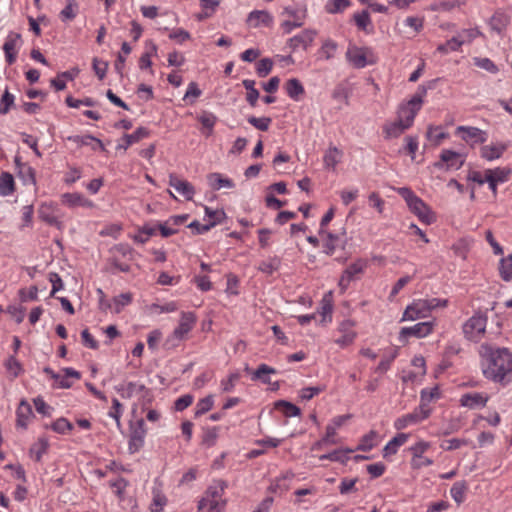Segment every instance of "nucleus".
Wrapping results in <instances>:
<instances>
[{
	"label": "nucleus",
	"instance_id": "obj_1",
	"mask_svg": "<svg viewBox=\"0 0 512 512\" xmlns=\"http://www.w3.org/2000/svg\"><path fill=\"white\" fill-rule=\"evenodd\" d=\"M479 355L485 378L495 383L512 381V353L507 348L484 343L479 348Z\"/></svg>",
	"mask_w": 512,
	"mask_h": 512
},
{
	"label": "nucleus",
	"instance_id": "obj_2",
	"mask_svg": "<svg viewBox=\"0 0 512 512\" xmlns=\"http://www.w3.org/2000/svg\"><path fill=\"white\" fill-rule=\"evenodd\" d=\"M427 89L419 86L416 93L407 101L402 102L397 110V118L411 127L417 113L421 110Z\"/></svg>",
	"mask_w": 512,
	"mask_h": 512
},
{
	"label": "nucleus",
	"instance_id": "obj_3",
	"mask_svg": "<svg viewBox=\"0 0 512 512\" xmlns=\"http://www.w3.org/2000/svg\"><path fill=\"white\" fill-rule=\"evenodd\" d=\"M345 58L356 69H362L377 62V56L371 47H360L351 43L347 47Z\"/></svg>",
	"mask_w": 512,
	"mask_h": 512
},
{
	"label": "nucleus",
	"instance_id": "obj_4",
	"mask_svg": "<svg viewBox=\"0 0 512 512\" xmlns=\"http://www.w3.org/2000/svg\"><path fill=\"white\" fill-rule=\"evenodd\" d=\"M487 317L477 313L470 317L462 327L464 336L470 341H479L485 334Z\"/></svg>",
	"mask_w": 512,
	"mask_h": 512
},
{
	"label": "nucleus",
	"instance_id": "obj_5",
	"mask_svg": "<svg viewBox=\"0 0 512 512\" xmlns=\"http://www.w3.org/2000/svg\"><path fill=\"white\" fill-rule=\"evenodd\" d=\"M431 448V443L424 440L417 441L414 445L409 448L412 458L410 465L413 469H421L423 467L431 466L433 460L425 457L424 453Z\"/></svg>",
	"mask_w": 512,
	"mask_h": 512
},
{
	"label": "nucleus",
	"instance_id": "obj_6",
	"mask_svg": "<svg viewBox=\"0 0 512 512\" xmlns=\"http://www.w3.org/2000/svg\"><path fill=\"white\" fill-rule=\"evenodd\" d=\"M223 492L224 484L220 481L215 482L207 489L205 496L200 500L199 510H204L206 507H224Z\"/></svg>",
	"mask_w": 512,
	"mask_h": 512
},
{
	"label": "nucleus",
	"instance_id": "obj_7",
	"mask_svg": "<svg viewBox=\"0 0 512 512\" xmlns=\"http://www.w3.org/2000/svg\"><path fill=\"white\" fill-rule=\"evenodd\" d=\"M434 323L431 321L420 322L410 327H403L399 332V341L406 343L409 337L424 338L432 333Z\"/></svg>",
	"mask_w": 512,
	"mask_h": 512
},
{
	"label": "nucleus",
	"instance_id": "obj_8",
	"mask_svg": "<svg viewBox=\"0 0 512 512\" xmlns=\"http://www.w3.org/2000/svg\"><path fill=\"white\" fill-rule=\"evenodd\" d=\"M355 322L352 320H344L342 321L336 330L338 334L335 337L334 342L341 348H345L353 344L357 337V332L355 331Z\"/></svg>",
	"mask_w": 512,
	"mask_h": 512
},
{
	"label": "nucleus",
	"instance_id": "obj_9",
	"mask_svg": "<svg viewBox=\"0 0 512 512\" xmlns=\"http://www.w3.org/2000/svg\"><path fill=\"white\" fill-rule=\"evenodd\" d=\"M367 261L364 259H358L351 263L342 273L339 279V287L342 291H345L350 282L354 280L358 275L362 274L367 268Z\"/></svg>",
	"mask_w": 512,
	"mask_h": 512
},
{
	"label": "nucleus",
	"instance_id": "obj_10",
	"mask_svg": "<svg viewBox=\"0 0 512 512\" xmlns=\"http://www.w3.org/2000/svg\"><path fill=\"white\" fill-rule=\"evenodd\" d=\"M429 310L424 299L414 300L409 304L401 318V321H415L429 316Z\"/></svg>",
	"mask_w": 512,
	"mask_h": 512
},
{
	"label": "nucleus",
	"instance_id": "obj_11",
	"mask_svg": "<svg viewBox=\"0 0 512 512\" xmlns=\"http://www.w3.org/2000/svg\"><path fill=\"white\" fill-rule=\"evenodd\" d=\"M456 133L470 145L480 144L487 141V133L477 127L459 126Z\"/></svg>",
	"mask_w": 512,
	"mask_h": 512
},
{
	"label": "nucleus",
	"instance_id": "obj_12",
	"mask_svg": "<svg viewBox=\"0 0 512 512\" xmlns=\"http://www.w3.org/2000/svg\"><path fill=\"white\" fill-rule=\"evenodd\" d=\"M196 323V316L192 312H182L179 325L174 329L172 333V339L181 341L186 338L188 333L193 329Z\"/></svg>",
	"mask_w": 512,
	"mask_h": 512
},
{
	"label": "nucleus",
	"instance_id": "obj_13",
	"mask_svg": "<svg viewBox=\"0 0 512 512\" xmlns=\"http://www.w3.org/2000/svg\"><path fill=\"white\" fill-rule=\"evenodd\" d=\"M410 211L415 214L418 219L425 224H432L436 221L435 213L430 207L421 199H414V202L409 206Z\"/></svg>",
	"mask_w": 512,
	"mask_h": 512
},
{
	"label": "nucleus",
	"instance_id": "obj_14",
	"mask_svg": "<svg viewBox=\"0 0 512 512\" xmlns=\"http://www.w3.org/2000/svg\"><path fill=\"white\" fill-rule=\"evenodd\" d=\"M318 32L315 29H305L301 33L291 37L288 40V45L293 50L302 47L307 50L315 40Z\"/></svg>",
	"mask_w": 512,
	"mask_h": 512
},
{
	"label": "nucleus",
	"instance_id": "obj_15",
	"mask_svg": "<svg viewBox=\"0 0 512 512\" xmlns=\"http://www.w3.org/2000/svg\"><path fill=\"white\" fill-rule=\"evenodd\" d=\"M509 175L510 170L504 167L486 169V180L494 195L497 194V186L508 181Z\"/></svg>",
	"mask_w": 512,
	"mask_h": 512
},
{
	"label": "nucleus",
	"instance_id": "obj_16",
	"mask_svg": "<svg viewBox=\"0 0 512 512\" xmlns=\"http://www.w3.org/2000/svg\"><path fill=\"white\" fill-rule=\"evenodd\" d=\"M39 218L51 226H55L58 229L63 228V223L59 220V214L57 207L50 203H43L39 210Z\"/></svg>",
	"mask_w": 512,
	"mask_h": 512
},
{
	"label": "nucleus",
	"instance_id": "obj_17",
	"mask_svg": "<svg viewBox=\"0 0 512 512\" xmlns=\"http://www.w3.org/2000/svg\"><path fill=\"white\" fill-rule=\"evenodd\" d=\"M274 18L266 10H254L247 16V24L252 28L259 27H271L273 25Z\"/></svg>",
	"mask_w": 512,
	"mask_h": 512
},
{
	"label": "nucleus",
	"instance_id": "obj_18",
	"mask_svg": "<svg viewBox=\"0 0 512 512\" xmlns=\"http://www.w3.org/2000/svg\"><path fill=\"white\" fill-rule=\"evenodd\" d=\"M169 186L174 188L188 201L192 200L195 195L194 186L187 180L181 179L175 174L169 175Z\"/></svg>",
	"mask_w": 512,
	"mask_h": 512
},
{
	"label": "nucleus",
	"instance_id": "obj_19",
	"mask_svg": "<svg viewBox=\"0 0 512 512\" xmlns=\"http://www.w3.org/2000/svg\"><path fill=\"white\" fill-rule=\"evenodd\" d=\"M441 162L436 163L435 166L442 168L443 164H446L447 169H460L464 164V158L461 154L445 149L440 154Z\"/></svg>",
	"mask_w": 512,
	"mask_h": 512
},
{
	"label": "nucleus",
	"instance_id": "obj_20",
	"mask_svg": "<svg viewBox=\"0 0 512 512\" xmlns=\"http://www.w3.org/2000/svg\"><path fill=\"white\" fill-rule=\"evenodd\" d=\"M21 37L17 33H10L3 45L5 58L8 64H13L16 61L18 48L20 45Z\"/></svg>",
	"mask_w": 512,
	"mask_h": 512
},
{
	"label": "nucleus",
	"instance_id": "obj_21",
	"mask_svg": "<svg viewBox=\"0 0 512 512\" xmlns=\"http://www.w3.org/2000/svg\"><path fill=\"white\" fill-rule=\"evenodd\" d=\"M58 379H54V386L57 388L68 389L72 387L73 380H79L81 378L80 372L73 368H63L61 373H58Z\"/></svg>",
	"mask_w": 512,
	"mask_h": 512
},
{
	"label": "nucleus",
	"instance_id": "obj_22",
	"mask_svg": "<svg viewBox=\"0 0 512 512\" xmlns=\"http://www.w3.org/2000/svg\"><path fill=\"white\" fill-rule=\"evenodd\" d=\"M488 396L483 393H466L461 396L460 403L470 409L482 408L486 405Z\"/></svg>",
	"mask_w": 512,
	"mask_h": 512
},
{
	"label": "nucleus",
	"instance_id": "obj_23",
	"mask_svg": "<svg viewBox=\"0 0 512 512\" xmlns=\"http://www.w3.org/2000/svg\"><path fill=\"white\" fill-rule=\"evenodd\" d=\"M138 428L135 429L129 439V451L131 453L137 452L144 444V438L146 435V430L144 429V420H139L137 422Z\"/></svg>",
	"mask_w": 512,
	"mask_h": 512
},
{
	"label": "nucleus",
	"instance_id": "obj_24",
	"mask_svg": "<svg viewBox=\"0 0 512 512\" xmlns=\"http://www.w3.org/2000/svg\"><path fill=\"white\" fill-rule=\"evenodd\" d=\"M409 128L406 123L397 118L395 121L386 123L383 126V133L387 139L398 138Z\"/></svg>",
	"mask_w": 512,
	"mask_h": 512
},
{
	"label": "nucleus",
	"instance_id": "obj_25",
	"mask_svg": "<svg viewBox=\"0 0 512 512\" xmlns=\"http://www.w3.org/2000/svg\"><path fill=\"white\" fill-rule=\"evenodd\" d=\"M62 203L69 207L92 208L93 202L80 193H65L62 195Z\"/></svg>",
	"mask_w": 512,
	"mask_h": 512
},
{
	"label": "nucleus",
	"instance_id": "obj_26",
	"mask_svg": "<svg viewBox=\"0 0 512 512\" xmlns=\"http://www.w3.org/2000/svg\"><path fill=\"white\" fill-rule=\"evenodd\" d=\"M410 437L408 433H398L384 447L383 456L387 457L397 453L399 447L404 445Z\"/></svg>",
	"mask_w": 512,
	"mask_h": 512
},
{
	"label": "nucleus",
	"instance_id": "obj_27",
	"mask_svg": "<svg viewBox=\"0 0 512 512\" xmlns=\"http://www.w3.org/2000/svg\"><path fill=\"white\" fill-rule=\"evenodd\" d=\"M282 15L297 20L296 25H303L307 17V8L304 5L286 6Z\"/></svg>",
	"mask_w": 512,
	"mask_h": 512
},
{
	"label": "nucleus",
	"instance_id": "obj_28",
	"mask_svg": "<svg viewBox=\"0 0 512 512\" xmlns=\"http://www.w3.org/2000/svg\"><path fill=\"white\" fill-rule=\"evenodd\" d=\"M338 51V44L331 38L324 39L318 50V57L321 60H330L335 57Z\"/></svg>",
	"mask_w": 512,
	"mask_h": 512
},
{
	"label": "nucleus",
	"instance_id": "obj_29",
	"mask_svg": "<svg viewBox=\"0 0 512 512\" xmlns=\"http://www.w3.org/2000/svg\"><path fill=\"white\" fill-rule=\"evenodd\" d=\"M466 3L467 0H442L432 3L429 7V10L450 12L453 11L454 9H458L464 6Z\"/></svg>",
	"mask_w": 512,
	"mask_h": 512
},
{
	"label": "nucleus",
	"instance_id": "obj_30",
	"mask_svg": "<svg viewBox=\"0 0 512 512\" xmlns=\"http://www.w3.org/2000/svg\"><path fill=\"white\" fill-rule=\"evenodd\" d=\"M353 20L359 30L364 31L367 34H371L373 32L372 20L367 10L355 13L353 15Z\"/></svg>",
	"mask_w": 512,
	"mask_h": 512
},
{
	"label": "nucleus",
	"instance_id": "obj_31",
	"mask_svg": "<svg viewBox=\"0 0 512 512\" xmlns=\"http://www.w3.org/2000/svg\"><path fill=\"white\" fill-rule=\"evenodd\" d=\"M205 214L208 217L209 222L207 224H205L204 226H201V229L198 230V234H202V233L209 231L212 227L221 223V221L224 217L223 211L211 210L208 207H205Z\"/></svg>",
	"mask_w": 512,
	"mask_h": 512
},
{
	"label": "nucleus",
	"instance_id": "obj_32",
	"mask_svg": "<svg viewBox=\"0 0 512 512\" xmlns=\"http://www.w3.org/2000/svg\"><path fill=\"white\" fill-rule=\"evenodd\" d=\"M505 148L503 144L485 145L481 148V156L488 161H492L500 158Z\"/></svg>",
	"mask_w": 512,
	"mask_h": 512
},
{
	"label": "nucleus",
	"instance_id": "obj_33",
	"mask_svg": "<svg viewBox=\"0 0 512 512\" xmlns=\"http://www.w3.org/2000/svg\"><path fill=\"white\" fill-rule=\"evenodd\" d=\"M210 187L214 190L221 188H233L234 183L231 179L223 177L220 173H211L207 177Z\"/></svg>",
	"mask_w": 512,
	"mask_h": 512
},
{
	"label": "nucleus",
	"instance_id": "obj_34",
	"mask_svg": "<svg viewBox=\"0 0 512 512\" xmlns=\"http://www.w3.org/2000/svg\"><path fill=\"white\" fill-rule=\"evenodd\" d=\"M285 90L287 95L295 101H298L300 97L304 94V87L301 82L292 78L289 79L285 84Z\"/></svg>",
	"mask_w": 512,
	"mask_h": 512
},
{
	"label": "nucleus",
	"instance_id": "obj_35",
	"mask_svg": "<svg viewBox=\"0 0 512 512\" xmlns=\"http://www.w3.org/2000/svg\"><path fill=\"white\" fill-rule=\"evenodd\" d=\"M149 135V132L144 127H139L135 132L131 134H126L123 137L124 144L119 145L118 148H123L126 150L130 145L139 142L141 139L147 137Z\"/></svg>",
	"mask_w": 512,
	"mask_h": 512
},
{
	"label": "nucleus",
	"instance_id": "obj_36",
	"mask_svg": "<svg viewBox=\"0 0 512 512\" xmlns=\"http://www.w3.org/2000/svg\"><path fill=\"white\" fill-rule=\"evenodd\" d=\"M342 151L336 147H329L326 151L323 162L326 168L335 169L336 165L341 161Z\"/></svg>",
	"mask_w": 512,
	"mask_h": 512
},
{
	"label": "nucleus",
	"instance_id": "obj_37",
	"mask_svg": "<svg viewBox=\"0 0 512 512\" xmlns=\"http://www.w3.org/2000/svg\"><path fill=\"white\" fill-rule=\"evenodd\" d=\"M31 415V406L26 401H21L17 408V424L25 428Z\"/></svg>",
	"mask_w": 512,
	"mask_h": 512
},
{
	"label": "nucleus",
	"instance_id": "obj_38",
	"mask_svg": "<svg viewBox=\"0 0 512 512\" xmlns=\"http://www.w3.org/2000/svg\"><path fill=\"white\" fill-rule=\"evenodd\" d=\"M509 24V17L504 13H495L489 22L491 29L498 34L504 31Z\"/></svg>",
	"mask_w": 512,
	"mask_h": 512
},
{
	"label": "nucleus",
	"instance_id": "obj_39",
	"mask_svg": "<svg viewBox=\"0 0 512 512\" xmlns=\"http://www.w3.org/2000/svg\"><path fill=\"white\" fill-rule=\"evenodd\" d=\"M467 488L465 481H457L452 485L450 494L457 504L464 502Z\"/></svg>",
	"mask_w": 512,
	"mask_h": 512
},
{
	"label": "nucleus",
	"instance_id": "obj_40",
	"mask_svg": "<svg viewBox=\"0 0 512 512\" xmlns=\"http://www.w3.org/2000/svg\"><path fill=\"white\" fill-rule=\"evenodd\" d=\"M403 25L410 29L412 36L420 33L424 27V18L419 16H408L404 19Z\"/></svg>",
	"mask_w": 512,
	"mask_h": 512
},
{
	"label": "nucleus",
	"instance_id": "obj_41",
	"mask_svg": "<svg viewBox=\"0 0 512 512\" xmlns=\"http://www.w3.org/2000/svg\"><path fill=\"white\" fill-rule=\"evenodd\" d=\"M499 274L502 280L506 282L512 280V253L500 260Z\"/></svg>",
	"mask_w": 512,
	"mask_h": 512
},
{
	"label": "nucleus",
	"instance_id": "obj_42",
	"mask_svg": "<svg viewBox=\"0 0 512 512\" xmlns=\"http://www.w3.org/2000/svg\"><path fill=\"white\" fill-rule=\"evenodd\" d=\"M335 436H336V427L327 425L325 436L314 444L313 449L314 450L320 449L325 445L337 444L338 441L335 438Z\"/></svg>",
	"mask_w": 512,
	"mask_h": 512
},
{
	"label": "nucleus",
	"instance_id": "obj_43",
	"mask_svg": "<svg viewBox=\"0 0 512 512\" xmlns=\"http://www.w3.org/2000/svg\"><path fill=\"white\" fill-rule=\"evenodd\" d=\"M275 409L281 411L286 417H295L300 415V409L285 400H279L275 403Z\"/></svg>",
	"mask_w": 512,
	"mask_h": 512
},
{
	"label": "nucleus",
	"instance_id": "obj_44",
	"mask_svg": "<svg viewBox=\"0 0 512 512\" xmlns=\"http://www.w3.org/2000/svg\"><path fill=\"white\" fill-rule=\"evenodd\" d=\"M352 449H338L330 453L323 454L319 457L320 460H329L333 462H345L348 459L347 454L352 453Z\"/></svg>",
	"mask_w": 512,
	"mask_h": 512
},
{
	"label": "nucleus",
	"instance_id": "obj_45",
	"mask_svg": "<svg viewBox=\"0 0 512 512\" xmlns=\"http://www.w3.org/2000/svg\"><path fill=\"white\" fill-rule=\"evenodd\" d=\"M14 191V179L9 173L0 175V196H8Z\"/></svg>",
	"mask_w": 512,
	"mask_h": 512
},
{
	"label": "nucleus",
	"instance_id": "obj_46",
	"mask_svg": "<svg viewBox=\"0 0 512 512\" xmlns=\"http://www.w3.org/2000/svg\"><path fill=\"white\" fill-rule=\"evenodd\" d=\"M198 121L202 124L203 128L206 129V132H204L205 135L210 136L216 124L217 117L210 112H203L200 116H198Z\"/></svg>",
	"mask_w": 512,
	"mask_h": 512
},
{
	"label": "nucleus",
	"instance_id": "obj_47",
	"mask_svg": "<svg viewBox=\"0 0 512 512\" xmlns=\"http://www.w3.org/2000/svg\"><path fill=\"white\" fill-rule=\"evenodd\" d=\"M48 447V440L44 437H41L37 440L36 443L32 445V447L30 448V453L32 457L35 458L36 461H39L42 458V455L46 453Z\"/></svg>",
	"mask_w": 512,
	"mask_h": 512
},
{
	"label": "nucleus",
	"instance_id": "obj_48",
	"mask_svg": "<svg viewBox=\"0 0 512 512\" xmlns=\"http://www.w3.org/2000/svg\"><path fill=\"white\" fill-rule=\"evenodd\" d=\"M350 5V0H329L325 5V10L329 14H337L343 12Z\"/></svg>",
	"mask_w": 512,
	"mask_h": 512
},
{
	"label": "nucleus",
	"instance_id": "obj_49",
	"mask_svg": "<svg viewBox=\"0 0 512 512\" xmlns=\"http://www.w3.org/2000/svg\"><path fill=\"white\" fill-rule=\"evenodd\" d=\"M276 370L266 364H261L257 370L253 372V380H261L263 383H270L269 375L275 374Z\"/></svg>",
	"mask_w": 512,
	"mask_h": 512
},
{
	"label": "nucleus",
	"instance_id": "obj_50",
	"mask_svg": "<svg viewBox=\"0 0 512 512\" xmlns=\"http://www.w3.org/2000/svg\"><path fill=\"white\" fill-rule=\"evenodd\" d=\"M280 263H281L280 258L271 257L265 261H262L259 264L258 269L267 275H271L272 273H274L275 271H277L279 269Z\"/></svg>",
	"mask_w": 512,
	"mask_h": 512
},
{
	"label": "nucleus",
	"instance_id": "obj_51",
	"mask_svg": "<svg viewBox=\"0 0 512 512\" xmlns=\"http://www.w3.org/2000/svg\"><path fill=\"white\" fill-rule=\"evenodd\" d=\"M78 5L76 0H67V5L60 12V19L63 22L73 20L77 15Z\"/></svg>",
	"mask_w": 512,
	"mask_h": 512
},
{
	"label": "nucleus",
	"instance_id": "obj_52",
	"mask_svg": "<svg viewBox=\"0 0 512 512\" xmlns=\"http://www.w3.org/2000/svg\"><path fill=\"white\" fill-rule=\"evenodd\" d=\"M68 140L70 141H73L74 143H76L77 145H91L92 142L95 143V146L93 147V149H96L97 147L100 148V149H103V144L102 142L99 140V139H96L95 137L93 136H90V135H85V136H79V135H76V136H70L68 137Z\"/></svg>",
	"mask_w": 512,
	"mask_h": 512
},
{
	"label": "nucleus",
	"instance_id": "obj_53",
	"mask_svg": "<svg viewBox=\"0 0 512 512\" xmlns=\"http://www.w3.org/2000/svg\"><path fill=\"white\" fill-rule=\"evenodd\" d=\"M446 137L447 134L443 131L441 127H428L427 138L434 145H439Z\"/></svg>",
	"mask_w": 512,
	"mask_h": 512
},
{
	"label": "nucleus",
	"instance_id": "obj_54",
	"mask_svg": "<svg viewBox=\"0 0 512 512\" xmlns=\"http://www.w3.org/2000/svg\"><path fill=\"white\" fill-rule=\"evenodd\" d=\"M214 405V398L212 395H208L200 399L195 407V416H201L212 409Z\"/></svg>",
	"mask_w": 512,
	"mask_h": 512
},
{
	"label": "nucleus",
	"instance_id": "obj_55",
	"mask_svg": "<svg viewBox=\"0 0 512 512\" xmlns=\"http://www.w3.org/2000/svg\"><path fill=\"white\" fill-rule=\"evenodd\" d=\"M418 424L417 418L413 413L405 414L394 421V428L396 430H403L409 426Z\"/></svg>",
	"mask_w": 512,
	"mask_h": 512
},
{
	"label": "nucleus",
	"instance_id": "obj_56",
	"mask_svg": "<svg viewBox=\"0 0 512 512\" xmlns=\"http://www.w3.org/2000/svg\"><path fill=\"white\" fill-rule=\"evenodd\" d=\"M473 62L478 68L484 69L492 74H496L499 71L495 63L487 57H475Z\"/></svg>",
	"mask_w": 512,
	"mask_h": 512
},
{
	"label": "nucleus",
	"instance_id": "obj_57",
	"mask_svg": "<svg viewBox=\"0 0 512 512\" xmlns=\"http://www.w3.org/2000/svg\"><path fill=\"white\" fill-rule=\"evenodd\" d=\"M131 46L127 42H123L121 46L122 53H119L115 61V69L118 73H122L125 66V56L131 53Z\"/></svg>",
	"mask_w": 512,
	"mask_h": 512
},
{
	"label": "nucleus",
	"instance_id": "obj_58",
	"mask_svg": "<svg viewBox=\"0 0 512 512\" xmlns=\"http://www.w3.org/2000/svg\"><path fill=\"white\" fill-rule=\"evenodd\" d=\"M247 121L256 129L260 131H267L272 123V119L270 117H255L249 116Z\"/></svg>",
	"mask_w": 512,
	"mask_h": 512
},
{
	"label": "nucleus",
	"instance_id": "obj_59",
	"mask_svg": "<svg viewBox=\"0 0 512 512\" xmlns=\"http://www.w3.org/2000/svg\"><path fill=\"white\" fill-rule=\"evenodd\" d=\"M122 413H123L122 404L119 402V400L117 398H114L112 400V407H111L110 411L108 412V415L116 421V425L118 428L121 427L120 418L122 416Z\"/></svg>",
	"mask_w": 512,
	"mask_h": 512
},
{
	"label": "nucleus",
	"instance_id": "obj_60",
	"mask_svg": "<svg viewBox=\"0 0 512 512\" xmlns=\"http://www.w3.org/2000/svg\"><path fill=\"white\" fill-rule=\"evenodd\" d=\"M166 497L158 490L153 491V499L151 503V511L152 512H160L163 507L166 505Z\"/></svg>",
	"mask_w": 512,
	"mask_h": 512
},
{
	"label": "nucleus",
	"instance_id": "obj_61",
	"mask_svg": "<svg viewBox=\"0 0 512 512\" xmlns=\"http://www.w3.org/2000/svg\"><path fill=\"white\" fill-rule=\"evenodd\" d=\"M220 431V427L214 426L205 429L203 434V443L208 446H213L216 443Z\"/></svg>",
	"mask_w": 512,
	"mask_h": 512
},
{
	"label": "nucleus",
	"instance_id": "obj_62",
	"mask_svg": "<svg viewBox=\"0 0 512 512\" xmlns=\"http://www.w3.org/2000/svg\"><path fill=\"white\" fill-rule=\"evenodd\" d=\"M377 438V433L375 431H370L367 435L362 438L361 443L358 446V450L361 451H369L375 446V439Z\"/></svg>",
	"mask_w": 512,
	"mask_h": 512
},
{
	"label": "nucleus",
	"instance_id": "obj_63",
	"mask_svg": "<svg viewBox=\"0 0 512 512\" xmlns=\"http://www.w3.org/2000/svg\"><path fill=\"white\" fill-rule=\"evenodd\" d=\"M132 301V295L130 293H122L118 296H116L113 299L114 302V310L116 313H119L123 307L130 304Z\"/></svg>",
	"mask_w": 512,
	"mask_h": 512
},
{
	"label": "nucleus",
	"instance_id": "obj_64",
	"mask_svg": "<svg viewBox=\"0 0 512 512\" xmlns=\"http://www.w3.org/2000/svg\"><path fill=\"white\" fill-rule=\"evenodd\" d=\"M169 38L171 40H174L178 44H182L185 41L189 40L191 38V35L188 31L182 28H177L170 31Z\"/></svg>",
	"mask_w": 512,
	"mask_h": 512
}]
</instances>
